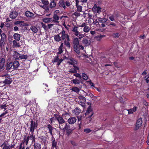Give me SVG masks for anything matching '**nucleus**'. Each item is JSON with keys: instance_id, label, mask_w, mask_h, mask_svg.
<instances>
[{"instance_id": "1", "label": "nucleus", "mask_w": 149, "mask_h": 149, "mask_svg": "<svg viewBox=\"0 0 149 149\" xmlns=\"http://www.w3.org/2000/svg\"><path fill=\"white\" fill-rule=\"evenodd\" d=\"M68 34H65V31L62 30L59 34L54 36V38L55 41L59 42L61 40H64L67 38Z\"/></svg>"}, {"instance_id": "2", "label": "nucleus", "mask_w": 149, "mask_h": 149, "mask_svg": "<svg viewBox=\"0 0 149 149\" xmlns=\"http://www.w3.org/2000/svg\"><path fill=\"white\" fill-rule=\"evenodd\" d=\"M93 114V110L92 108L91 107V106H89L86 111V112L85 113L86 116H88V117H86V119L89 120V122H90L92 119V116Z\"/></svg>"}, {"instance_id": "3", "label": "nucleus", "mask_w": 149, "mask_h": 149, "mask_svg": "<svg viewBox=\"0 0 149 149\" xmlns=\"http://www.w3.org/2000/svg\"><path fill=\"white\" fill-rule=\"evenodd\" d=\"M79 101H78L79 104L81 105L83 108L85 107L86 104L85 102L86 101V99L85 97L83 96L80 95L78 97Z\"/></svg>"}, {"instance_id": "4", "label": "nucleus", "mask_w": 149, "mask_h": 149, "mask_svg": "<svg viewBox=\"0 0 149 149\" xmlns=\"http://www.w3.org/2000/svg\"><path fill=\"white\" fill-rule=\"evenodd\" d=\"M38 126V124L36 122L32 120L31 121L30 127L29 128V132H34L35 129H36Z\"/></svg>"}, {"instance_id": "5", "label": "nucleus", "mask_w": 149, "mask_h": 149, "mask_svg": "<svg viewBox=\"0 0 149 149\" xmlns=\"http://www.w3.org/2000/svg\"><path fill=\"white\" fill-rule=\"evenodd\" d=\"M79 27H84L83 31L85 33H88L90 31V27L87 25L86 23H83L81 25L79 26Z\"/></svg>"}, {"instance_id": "6", "label": "nucleus", "mask_w": 149, "mask_h": 149, "mask_svg": "<svg viewBox=\"0 0 149 149\" xmlns=\"http://www.w3.org/2000/svg\"><path fill=\"white\" fill-rule=\"evenodd\" d=\"M59 125V128L64 131L68 129L70 127V125H68L66 123H65Z\"/></svg>"}, {"instance_id": "7", "label": "nucleus", "mask_w": 149, "mask_h": 149, "mask_svg": "<svg viewBox=\"0 0 149 149\" xmlns=\"http://www.w3.org/2000/svg\"><path fill=\"white\" fill-rule=\"evenodd\" d=\"M5 60L4 58H0V71H3L5 68Z\"/></svg>"}, {"instance_id": "8", "label": "nucleus", "mask_w": 149, "mask_h": 149, "mask_svg": "<svg viewBox=\"0 0 149 149\" xmlns=\"http://www.w3.org/2000/svg\"><path fill=\"white\" fill-rule=\"evenodd\" d=\"M67 63L69 65H77V62L73 58H70L68 59Z\"/></svg>"}, {"instance_id": "9", "label": "nucleus", "mask_w": 149, "mask_h": 149, "mask_svg": "<svg viewBox=\"0 0 149 149\" xmlns=\"http://www.w3.org/2000/svg\"><path fill=\"white\" fill-rule=\"evenodd\" d=\"M82 42L85 47L89 45L91 43L90 40H88L87 36L83 38L82 40Z\"/></svg>"}, {"instance_id": "10", "label": "nucleus", "mask_w": 149, "mask_h": 149, "mask_svg": "<svg viewBox=\"0 0 149 149\" xmlns=\"http://www.w3.org/2000/svg\"><path fill=\"white\" fill-rule=\"evenodd\" d=\"M18 15V13L15 10H11L9 16L12 19L15 18Z\"/></svg>"}, {"instance_id": "11", "label": "nucleus", "mask_w": 149, "mask_h": 149, "mask_svg": "<svg viewBox=\"0 0 149 149\" xmlns=\"http://www.w3.org/2000/svg\"><path fill=\"white\" fill-rule=\"evenodd\" d=\"M79 26H74L72 30V31L73 34L75 36H78L79 35V32L78 31Z\"/></svg>"}, {"instance_id": "12", "label": "nucleus", "mask_w": 149, "mask_h": 149, "mask_svg": "<svg viewBox=\"0 0 149 149\" xmlns=\"http://www.w3.org/2000/svg\"><path fill=\"white\" fill-rule=\"evenodd\" d=\"M73 68H72L70 69L69 72L70 73H75L77 72V71H79V68L75 65H74Z\"/></svg>"}, {"instance_id": "13", "label": "nucleus", "mask_w": 149, "mask_h": 149, "mask_svg": "<svg viewBox=\"0 0 149 149\" xmlns=\"http://www.w3.org/2000/svg\"><path fill=\"white\" fill-rule=\"evenodd\" d=\"M70 38L68 35L67 36V38L65 40L64 42V44L68 48H70Z\"/></svg>"}, {"instance_id": "14", "label": "nucleus", "mask_w": 149, "mask_h": 149, "mask_svg": "<svg viewBox=\"0 0 149 149\" xmlns=\"http://www.w3.org/2000/svg\"><path fill=\"white\" fill-rule=\"evenodd\" d=\"M142 123V119L141 118H139L137 120L136 125V129H138L141 126Z\"/></svg>"}, {"instance_id": "15", "label": "nucleus", "mask_w": 149, "mask_h": 149, "mask_svg": "<svg viewBox=\"0 0 149 149\" xmlns=\"http://www.w3.org/2000/svg\"><path fill=\"white\" fill-rule=\"evenodd\" d=\"M77 121V119L75 117H71L68 120V123L72 125L74 124Z\"/></svg>"}, {"instance_id": "16", "label": "nucleus", "mask_w": 149, "mask_h": 149, "mask_svg": "<svg viewBox=\"0 0 149 149\" xmlns=\"http://www.w3.org/2000/svg\"><path fill=\"white\" fill-rule=\"evenodd\" d=\"M20 54L16 51H14L13 54V60H19V59Z\"/></svg>"}, {"instance_id": "17", "label": "nucleus", "mask_w": 149, "mask_h": 149, "mask_svg": "<svg viewBox=\"0 0 149 149\" xmlns=\"http://www.w3.org/2000/svg\"><path fill=\"white\" fill-rule=\"evenodd\" d=\"M47 127L49 130V133H50V134L52 137L53 134L52 132L53 130L55 129V128L53 127L49 124L47 125Z\"/></svg>"}, {"instance_id": "18", "label": "nucleus", "mask_w": 149, "mask_h": 149, "mask_svg": "<svg viewBox=\"0 0 149 149\" xmlns=\"http://www.w3.org/2000/svg\"><path fill=\"white\" fill-rule=\"evenodd\" d=\"M58 5L60 7L63 8L64 9H65L67 8L64 0H60L59 2Z\"/></svg>"}, {"instance_id": "19", "label": "nucleus", "mask_w": 149, "mask_h": 149, "mask_svg": "<svg viewBox=\"0 0 149 149\" xmlns=\"http://www.w3.org/2000/svg\"><path fill=\"white\" fill-rule=\"evenodd\" d=\"M12 65L13 67V68L14 69V70H15L18 67L19 65V63L18 61H15L13 63H12Z\"/></svg>"}, {"instance_id": "20", "label": "nucleus", "mask_w": 149, "mask_h": 149, "mask_svg": "<svg viewBox=\"0 0 149 149\" xmlns=\"http://www.w3.org/2000/svg\"><path fill=\"white\" fill-rule=\"evenodd\" d=\"M25 15L27 17L31 18L34 16V14L29 11H27L25 12Z\"/></svg>"}, {"instance_id": "21", "label": "nucleus", "mask_w": 149, "mask_h": 149, "mask_svg": "<svg viewBox=\"0 0 149 149\" xmlns=\"http://www.w3.org/2000/svg\"><path fill=\"white\" fill-rule=\"evenodd\" d=\"M56 119L58 122L59 124L61 123H64L65 121L63 118L61 116H58L56 117Z\"/></svg>"}, {"instance_id": "22", "label": "nucleus", "mask_w": 149, "mask_h": 149, "mask_svg": "<svg viewBox=\"0 0 149 149\" xmlns=\"http://www.w3.org/2000/svg\"><path fill=\"white\" fill-rule=\"evenodd\" d=\"M14 38L15 39L14 40H17V41H19L20 40L21 37L20 34L18 33H15L13 35Z\"/></svg>"}, {"instance_id": "23", "label": "nucleus", "mask_w": 149, "mask_h": 149, "mask_svg": "<svg viewBox=\"0 0 149 149\" xmlns=\"http://www.w3.org/2000/svg\"><path fill=\"white\" fill-rule=\"evenodd\" d=\"M53 18V22L57 23H59L58 20L59 19V17L57 15L54 14Z\"/></svg>"}, {"instance_id": "24", "label": "nucleus", "mask_w": 149, "mask_h": 149, "mask_svg": "<svg viewBox=\"0 0 149 149\" xmlns=\"http://www.w3.org/2000/svg\"><path fill=\"white\" fill-rule=\"evenodd\" d=\"M29 139L28 137H26V135H25L24 138L23 140L22 141V142L20 143H22V144H24V143H25L26 145H27L28 144V142Z\"/></svg>"}, {"instance_id": "25", "label": "nucleus", "mask_w": 149, "mask_h": 149, "mask_svg": "<svg viewBox=\"0 0 149 149\" xmlns=\"http://www.w3.org/2000/svg\"><path fill=\"white\" fill-rule=\"evenodd\" d=\"M137 109V107H134L133 108L130 109H127V110L128 111V114H131L135 112Z\"/></svg>"}, {"instance_id": "26", "label": "nucleus", "mask_w": 149, "mask_h": 149, "mask_svg": "<svg viewBox=\"0 0 149 149\" xmlns=\"http://www.w3.org/2000/svg\"><path fill=\"white\" fill-rule=\"evenodd\" d=\"M31 30L34 33H36L38 29L36 26L31 25L30 28Z\"/></svg>"}, {"instance_id": "27", "label": "nucleus", "mask_w": 149, "mask_h": 149, "mask_svg": "<svg viewBox=\"0 0 149 149\" xmlns=\"http://www.w3.org/2000/svg\"><path fill=\"white\" fill-rule=\"evenodd\" d=\"M81 110L78 107H76L74 110L73 112L75 115H78L81 112Z\"/></svg>"}, {"instance_id": "28", "label": "nucleus", "mask_w": 149, "mask_h": 149, "mask_svg": "<svg viewBox=\"0 0 149 149\" xmlns=\"http://www.w3.org/2000/svg\"><path fill=\"white\" fill-rule=\"evenodd\" d=\"M73 43L74 46H79V42L78 38H74L73 39Z\"/></svg>"}, {"instance_id": "29", "label": "nucleus", "mask_w": 149, "mask_h": 149, "mask_svg": "<svg viewBox=\"0 0 149 149\" xmlns=\"http://www.w3.org/2000/svg\"><path fill=\"white\" fill-rule=\"evenodd\" d=\"M13 68V67L12 62H10L7 65L6 67V69L7 70H10L13 71L14 70Z\"/></svg>"}, {"instance_id": "30", "label": "nucleus", "mask_w": 149, "mask_h": 149, "mask_svg": "<svg viewBox=\"0 0 149 149\" xmlns=\"http://www.w3.org/2000/svg\"><path fill=\"white\" fill-rule=\"evenodd\" d=\"M34 149H41V145L40 143H34Z\"/></svg>"}, {"instance_id": "31", "label": "nucleus", "mask_w": 149, "mask_h": 149, "mask_svg": "<svg viewBox=\"0 0 149 149\" xmlns=\"http://www.w3.org/2000/svg\"><path fill=\"white\" fill-rule=\"evenodd\" d=\"M56 4L54 0H53L50 2L49 7L50 8H53L56 7Z\"/></svg>"}, {"instance_id": "32", "label": "nucleus", "mask_w": 149, "mask_h": 149, "mask_svg": "<svg viewBox=\"0 0 149 149\" xmlns=\"http://www.w3.org/2000/svg\"><path fill=\"white\" fill-rule=\"evenodd\" d=\"M2 147H3L2 149H10V145L7 144L6 143H4L2 145Z\"/></svg>"}, {"instance_id": "33", "label": "nucleus", "mask_w": 149, "mask_h": 149, "mask_svg": "<svg viewBox=\"0 0 149 149\" xmlns=\"http://www.w3.org/2000/svg\"><path fill=\"white\" fill-rule=\"evenodd\" d=\"M101 8L99 7H97L96 6H94L93 8V10H95V11H96L97 13H99L101 11Z\"/></svg>"}, {"instance_id": "34", "label": "nucleus", "mask_w": 149, "mask_h": 149, "mask_svg": "<svg viewBox=\"0 0 149 149\" xmlns=\"http://www.w3.org/2000/svg\"><path fill=\"white\" fill-rule=\"evenodd\" d=\"M11 82V79L9 78H8L5 79L3 83L5 84H9Z\"/></svg>"}, {"instance_id": "35", "label": "nucleus", "mask_w": 149, "mask_h": 149, "mask_svg": "<svg viewBox=\"0 0 149 149\" xmlns=\"http://www.w3.org/2000/svg\"><path fill=\"white\" fill-rule=\"evenodd\" d=\"M98 21L101 23H104L106 22L107 21V19L105 18H98Z\"/></svg>"}, {"instance_id": "36", "label": "nucleus", "mask_w": 149, "mask_h": 149, "mask_svg": "<svg viewBox=\"0 0 149 149\" xmlns=\"http://www.w3.org/2000/svg\"><path fill=\"white\" fill-rule=\"evenodd\" d=\"M17 40H14L13 41V45L14 47H19L20 46L19 44L17 42Z\"/></svg>"}, {"instance_id": "37", "label": "nucleus", "mask_w": 149, "mask_h": 149, "mask_svg": "<svg viewBox=\"0 0 149 149\" xmlns=\"http://www.w3.org/2000/svg\"><path fill=\"white\" fill-rule=\"evenodd\" d=\"M105 36V35H100L96 36L95 37V38L97 41H100L103 37Z\"/></svg>"}, {"instance_id": "38", "label": "nucleus", "mask_w": 149, "mask_h": 149, "mask_svg": "<svg viewBox=\"0 0 149 149\" xmlns=\"http://www.w3.org/2000/svg\"><path fill=\"white\" fill-rule=\"evenodd\" d=\"M52 20V19L51 18H45L42 19L43 22L45 23H48Z\"/></svg>"}, {"instance_id": "39", "label": "nucleus", "mask_w": 149, "mask_h": 149, "mask_svg": "<svg viewBox=\"0 0 149 149\" xmlns=\"http://www.w3.org/2000/svg\"><path fill=\"white\" fill-rule=\"evenodd\" d=\"M74 51L77 53L78 54H79V48L78 46H74Z\"/></svg>"}, {"instance_id": "40", "label": "nucleus", "mask_w": 149, "mask_h": 149, "mask_svg": "<svg viewBox=\"0 0 149 149\" xmlns=\"http://www.w3.org/2000/svg\"><path fill=\"white\" fill-rule=\"evenodd\" d=\"M1 36V40L5 41L6 40V36L5 34L4 33H3L0 35Z\"/></svg>"}, {"instance_id": "41", "label": "nucleus", "mask_w": 149, "mask_h": 149, "mask_svg": "<svg viewBox=\"0 0 149 149\" xmlns=\"http://www.w3.org/2000/svg\"><path fill=\"white\" fill-rule=\"evenodd\" d=\"M33 132H29L30 136H28V138H29V139H31L35 137V136L34 135Z\"/></svg>"}, {"instance_id": "42", "label": "nucleus", "mask_w": 149, "mask_h": 149, "mask_svg": "<svg viewBox=\"0 0 149 149\" xmlns=\"http://www.w3.org/2000/svg\"><path fill=\"white\" fill-rule=\"evenodd\" d=\"M72 81V82L75 84H79L80 83V81L78 79H74Z\"/></svg>"}, {"instance_id": "43", "label": "nucleus", "mask_w": 149, "mask_h": 149, "mask_svg": "<svg viewBox=\"0 0 149 149\" xmlns=\"http://www.w3.org/2000/svg\"><path fill=\"white\" fill-rule=\"evenodd\" d=\"M28 57V56L26 55H21L20 54L19 58L21 59H26Z\"/></svg>"}, {"instance_id": "44", "label": "nucleus", "mask_w": 149, "mask_h": 149, "mask_svg": "<svg viewBox=\"0 0 149 149\" xmlns=\"http://www.w3.org/2000/svg\"><path fill=\"white\" fill-rule=\"evenodd\" d=\"M77 8V11L78 12H81L82 10V7L79 5H78L76 6Z\"/></svg>"}, {"instance_id": "45", "label": "nucleus", "mask_w": 149, "mask_h": 149, "mask_svg": "<svg viewBox=\"0 0 149 149\" xmlns=\"http://www.w3.org/2000/svg\"><path fill=\"white\" fill-rule=\"evenodd\" d=\"M40 6L45 9V10L44 11V12H47L49 10V7L47 5V6L40 5Z\"/></svg>"}, {"instance_id": "46", "label": "nucleus", "mask_w": 149, "mask_h": 149, "mask_svg": "<svg viewBox=\"0 0 149 149\" xmlns=\"http://www.w3.org/2000/svg\"><path fill=\"white\" fill-rule=\"evenodd\" d=\"M71 89L72 91H74L77 93H78L79 91V90L77 87H73Z\"/></svg>"}, {"instance_id": "47", "label": "nucleus", "mask_w": 149, "mask_h": 149, "mask_svg": "<svg viewBox=\"0 0 149 149\" xmlns=\"http://www.w3.org/2000/svg\"><path fill=\"white\" fill-rule=\"evenodd\" d=\"M5 44V41L1 40L0 39V49H2L3 47Z\"/></svg>"}, {"instance_id": "48", "label": "nucleus", "mask_w": 149, "mask_h": 149, "mask_svg": "<svg viewBox=\"0 0 149 149\" xmlns=\"http://www.w3.org/2000/svg\"><path fill=\"white\" fill-rule=\"evenodd\" d=\"M41 1L44 4L43 6L48 5L49 4V2L47 0H41Z\"/></svg>"}, {"instance_id": "49", "label": "nucleus", "mask_w": 149, "mask_h": 149, "mask_svg": "<svg viewBox=\"0 0 149 149\" xmlns=\"http://www.w3.org/2000/svg\"><path fill=\"white\" fill-rule=\"evenodd\" d=\"M82 76L83 79L84 80H87L88 78L87 75L84 73H83L82 74Z\"/></svg>"}, {"instance_id": "50", "label": "nucleus", "mask_w": 149, "mask_h": 149, "mask_svg": "<svg viewBox=\"0 0 149 149\" xmlns=\"http://www.w3.org/2000/svg\"><path fill=\"white\" fill-rule=\"evenodd\" d=\"M70 127H69V128L68 129H67L66 130H67L66 131L67 134L68 136L70 135L72 133V130L71 129H70Z\"/></svg>"}, {"instance_id": "51", "label": "nucleus", "mask_w": 149, "mask_h": 149, "mask_svg": "<svg viewBox=\"0 0 149 149\" xmlns=\"http://www.w3.org/2000/svg\"><path fill=\"white\" fill-rule=\"evenodd\" d=\"M78 36V38L79 39H81V38H83L86 37L84 34H81L80 32L79 33V35Z\"/></svg>"}, {"instance_id": "52", "label": "nucleus", "mask_w": 149, "mask_h": 149, "mask_svg": "<svg viewBox=\"0 0 149 149\" xmlns=\"http://www.w3.org/2000/svg\"><path fill=\"white\" fill-rule=\"evenodd\" d=\"M57 142L55 141V140L53 141L52 142V148H56V146Z\"/></svg>"}, {"instance_id": "53", "label": "nucleus", "mask_w": 149, "mask_h": 149, "mask_svg": "<svg viewBox=\"0 0 149 149\" xmlns=\"http://www.w3.org/2000/svg\"><path fill=\"white\" fill-rule=\"evenodd\" d=\"M113 36L114 38H117L119 37L120 34L118 33H114L113 34Z\"/></svg>"}, {"instance_id": "54", "label": "nucleus", "mask_w": 149, "mask_h": 149, "mask_svg": "<svg viewBox=\"0 0 149 149\" xmlns=\"http://www.w3.org/2000/svg\"><path fill=\"white\" fill-rule=\"evenodd\" d=\"M145 80L147 83H149V73L146 75L144 77Z\"/></svg>"}, {"instance_id": "55", "label": "nucleus", "mask_w": 149, "mask_h": 149, "mask_svg": "<svg viewBox=\"0 0 149 149\" xmlns=\"http://www.w3.org/2000/svg\"><path fill=\"white\" fill-rule=\"evenodd\" d=\"M59 60L58 56L57 55L56 56H55L53 60L52 61L53 62H57L58 60Z\"/></svg>"}, {"instance_id": "56", "label": "nucleus", "mask_w": 149, "mask_h": 149, "mask_svg": "<svg viewBox=\"0 0 149 149\" xmlns=\"http://www.w3.org/2000/svg\"><path fill=\"white\" fill-rule=\"evenodd\" d=\"M58 50L59 51L57 52V54H60L61 53H62L63 52V49L59 47L58 49Z\"/></svg>"}, {"instance_id": "57", "label": "nucleus", "mask_w": 149, "mask_h": 149, "mask_svg": "<svg viewBox=\"0 0 149 149\" xmlns=\"http://www.w3.org/2000/svg\"><path fill=\"white\" fill-rule=\"evenodd\" d=\"M76 74H74V75L75 76L77 77H78L79 79H80L81 78V76L80 75V74L79 73H75Z\"/></svg>"}, {"instance_id": "58", "label": "nucleus", "mask_w": 149, "mask_h": 149, "mask_svg": "<svg viewBox=\"0 0 149 149\" xmlns=\"http://www.w3.org/2000/svg\"><path fill=\"white\" fill-rule=\"evenodd\" d=\"M91 131V130L90 129L87 128L84 130V132L86 133H88Z\"/></svg>"}, {"instance_id": "59", "label": "nucleus", "mask_w": 149, "mask_h": 149, "mask_svg": "<svg viewBox=\"0 0 149 149\" xmlns=\"http://www.w3.org/2000/svg\"><path fill=\"white\" fill-rule=\"evenodd\" d=\"M73 15L76 16L78 17L80 15V14L78 12L76 11V12H74L73 13Z\"/></svg>"}, {"instance_id": "60", "label": "nucleus", "mask_w": 149, "mask_h": 149, "mask_svg": "<svg viewBox=\"0 0 149 149\" xmlns=\"http://www.w3.org/2000/svg\"><path fill=\"white\" fill-rule=\"evenodd\" d=\"M65 4L66 6H67L68 7H69L71 5V4L70 2L68 1H66L65 2Z\"/></svg>"}, {"instance_id": "61", "label": "nucleus", "mask_w": 149, "mask_h": 149, "mask_svg": "<svg viewBox=\"0 0 149 149\" xmlns=\"http://www.w3.org/2000/svg\"><path fill=\"white\" fill-rule=\"evenodd\" d=\"M63 61V59L62 58H61L60 59H59L58 60V61L57 62V65H59Z\"/></svg>"}, {"instance_id": "62", "label": "nucleus", "mask_w": 149, "mask_h": 149, "mask_svg": "<svg viewBox=\"0 0 149 149\" xmlns=\"http://www.w3.org/2000/svg\"><path fill=\"white\" fill-rule=\"evenodd\" d=\"M24 22L23 21H17L15 22L14 24L17 25L19 24H21L23 23Z\"/></svg>"}, {"instance_id": "63", "label": "nucleus", "mask_w": 149, "mask_h": 149, "mask_svg": "<svg viewBox=\"0 0 149 149\" xmlns=\"http://www.w3.org/2000/svg\"><path fill=\"white\" fill-rule=\"evenodd\" d=\"M41 24L42 25V27L43 28L45 29L46 30L47 29V26L46 24H45L43 23H41Z\"/></svg>"}, {"instance_id": "64", "label": "nucleus", "mask_w": 149, "mask_h": 149, "mask_svg": "<svg viewBox=\"0 0 149 149\" xmlns=\"http://www.w3.org/2000/svg\"><path fill=\"white\" fill-rule=\"evenodd\" d=\"M88 82L89 83V84L91 86V87H93L94 88L95 87L94 86V84L92 82L91 80L88 81Z\"/></svg>"}]
</instances>
